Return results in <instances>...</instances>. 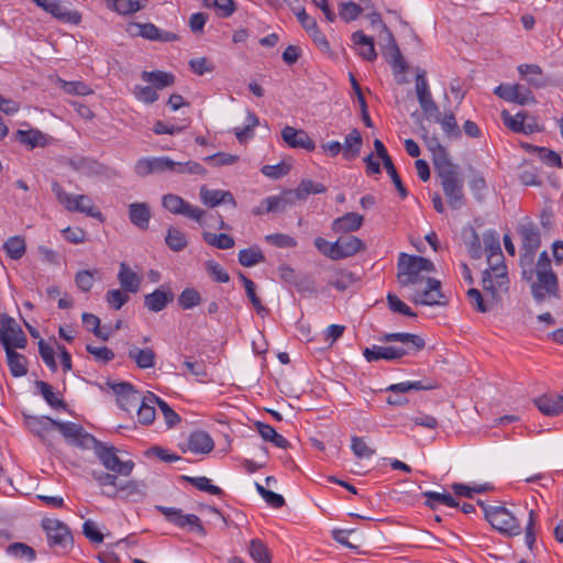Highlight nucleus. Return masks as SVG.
Listing matches in <instances>:
<instances>
[{"instance_id":"nucleus-1","label":"nucleus","mask_w":563,"mask_h":563,"mask_svg":"<svg viewBox=\"0 0 563 563\" xmlns=\"http://www.w3.org/2000/svg\"><path fill=\"white\" fill-rule=\"evenodd\" d=\"M397 268V279L401 286H416L410 297L412 302L423 306L446 305L448 301L442 300L444 295L441 291V282L422 275V273L434 272V264L430 260L400 253Z\"/></svg>"},{"instance_id":"nucleus-2","label":"nucleus","mask_w":563,"mask_h":563,"mask_svg":"<svg viewBox=\"0 0 563 563\" xmlns=\"http://www.w3.org/2000/svg\"><path fill=\"white\" fill-rule=\"evenodd\" d=\"M379 341L385 343L400 342L408 346L400 347L373 345L372 347H365L363 351V356L367 362H375L378 360H399L410 354L411 352H419L426 346V342L420 335L407 332L386 333L379 338Z\"/></svg>"},{"instance_id":"nucleus-3","label":"nucleus","mask_w":563,"mask_h":563,"mask_svg":"<svg viewBox=\"0 0 563 563\" xmlns=\"http://www.w3.org/2000/svg\"><path fill=\"white\" fill-rule=\"evenodd\" d=\"M531 294L537 302L547 298H559V280L552 269L551 260L543 251L536 265V280L530 285Z\"/></svg>"},{"instance_id":"nucleus-4","label":"nucleus","mask_w":563,"mask_h":563,"mask_svg":"<svg viewBox=\"0 0 563 563\" xmlns=\"http://www.w3.org/2000/svg\"><path fill=\"white\" fill-rule=\"evenodd\" d=\"M51 187L57 201L68 211L85 213L101 222L103 221L102 213L93 206L92 200L88 196L68 194L57 181H53Z\"/></svg>"},{"instance_id":"nucleus-5","label":"nucleus","mask_w":563,"mask_h":563,"mask_svg":"<svg viewBox=\"0 0 563 563\" xmlns=\"http://www.w3.org/2000/svg\"><path fill=\"white\" fill-rule=\"evenodd\" d=\"M485 252L489 269L495 274L496 284L501 287L507 282L506 266L503 264L504 256L500 249L499 235L494 230H488L483 235Z\"/></svg>"},{"instance_id":"nucleus-6","label":"nucleus","mask_w":563,"mask_h":563,"mask_svg":"<svg viewBox=\"0 0 563 563\" xmlns=\"http://www.w3.org/2000/svg\"><path fill=\"white\" fill-rule=\"evenodd\" d=\"M478 505L483 508L485 519L490 523V526L509 536H518L520 534V525L517 518L510 514L503 506H486L483 501H478Z\"/></svg>"},{"instance_id":"nucleus-7","label":"nucleus","mask_w":563,"mask_h":563,"mask_svg":"<svg viewBox=\"0 0 563 563\" xmlns=\"http://www.w3.org/2000/svg\"><path fill=\"white\" fill-rule=\"evenodd\" d=\"M91 450L108 471L121 476H129L132 473L134 462L132 460L121 461L113 445L97 440Z\"/></svg>"},{"instance_id":"nucleus-8","label":"nucleus","mask_w":563,"mask_h":563,"mask_svg":"<svg viewBox=\"0 0 563 563\" xmlns=\"http://www.w3.org/2000/svg\"><path fill=\"white\" fill-rule=\"evenodd\" d=\"M369 18H371V23L379 24L385 34L386 45L384 46V49H385V54L388 58V63L391 65L393 69L396 73H400V74L406 73L408 69V64L406 63L391 31L383 22L379 13H373V14H371Z\"/></svg>"},{"instance_id":"nucleus-9","label":"nucleus","mask_w":563,"mask_h":563,"mask_svg":"<svg viewBox=\"0 0 563 563\" xmlns=\"http://www.w3.org/2000/svg\"><path fill=\"white\" fill-rule=\"evenodd\" d=\"M0 343L4 350L24 349L27 343L22 328L7 313L0 314Z\"/></svg>"},{"instance_id":"nucleus-10","label":"nucleus","mask_w":563,"mask_h":563,"mask_svg":"<svg viewBox=\"0 0 563 563\" xmlns=\"http://www.w3.org/2000/svg\"><path fill=\"white\" fill-rule=\"evenodd\" d=\"M56 429L60 432L69 445L81 450H91L98 440L92 434L87 432L81 424L71 421L57 420Z\"/></svg>"},{"instance_id":"nucleus-11","label":"nucleus","mask_w":563,"mask_h":563,"mask_svg":"<svg viewBox=\"0 0 563 563\" xmlns=\"http://www.w3.org/2000/svg\"><path fill=\"white\" fill-rule=\"evenodd\" d=\"M156 509L165 516L166 520L178 528L188 529L201 537L207 534L200 518L197 515H185L181 509L174 507L156 506Z\"/></svg>"},{"instance_id":"nucleus-12","label":"nucleus","mask_w":563,"mask_h":563,"mask_svg":"<svg viewBox=\"0 0 563 563\" xmlns=\"http://www.w3.org/2000/svg\"><path fill=\"white\" fill-rule=\"evenodd\" d=\"M41 527L51 548L67 549L73 544V534L66 523L58 519L44 518Z\"/></svg>"},{"instance_id":"nucleus-13","label":"nucleus","mask_w":563,"mask_h":563,"mask_svg":"<svg viewBox=\"0 0 563 563\" xmlns=\"http://www.w3.org/2000/svg\"><path fill=\"white\" fill-rule=\"evenodd\" d=\"M162 206L173 214H180L202 224L206 211L192 206L176 194H166L162 197Z\"/></svg>"},{"instance_id":"nucleus-14","label":"nucleus","mask_w":563,"mask_h":563,"mask_svg":"<svg viewBox=\"0 0 563 563\" xmlns=\"http://www.w3.org/2000/svg\"><path fill=\"white\" fill-rule=\"evenodd\" d=\"M106 386L115 394L117 402L123 410L131 412L140 405V393L131 383L107 380Z\"/></svg>"},{"instance_id":"nucleus-15","label":"nucleus","mask_w":563,"mask_h":563,"mask_svg":"<svg viewBox=\"0 0 563 563\" xmlns=\"http://www.w3.org/2000/svg\"><path fill=\"white\" fill-rule=\"evenodd\" d=\"M32 2L62 22L74 25L81 22V14L78 11L69 10L59 0H32Z\"/></svg>"},{"instance_id":"nucleus-16","label":"nucleus","mask_w":563,"mask_h":563,"mask_svg":"<svg viewBox=\"0 0 563 563\" xmlns=\"http://www.w3.org/2000/svg\"><path fill=\"white\" fill-rule=\"evenodd\" d=\"M174 167L175 161L170 159L167 156L142 157L139 161H136L134 165V172L140 177H146L153 173H174Z\"/></svg>"},{"instance_id":"nucleus-17","label":"nucleus","mask_w":563,"mask_h":563,"mask_svg":"<svg viewBox=\"0 0 563 563\" xmlns=\"http://www.w3.org/2000/svg\"><path fill=\"white\" fill-rule=\"evenodd\" d=\"M144 484L137 481H120L117 489L104 492L103 494L109 498H122L137 501L144 496Z\"/></svg>"},{"instance_id":"nucleus-18","label":"nucleus","mask_w":563,"mask_h":563,"mask_svg":"<svg viewBox=\"0 0 563 563\" xmlns=\"http://www.w3.org/2000/svg\"><path fill=\"white\" fill-rule=\"evenodd\" d=\"M201 202L208 208H214L221 203H230L236 206L235 199L231 191L220 189H209L202 186L199 191Z\"/></svg>"},{"instance_id":"nucleus-19","label":"nucleus","mask_w":563,"mask_h":563,"mask_svg":"<svg viewBox=\"0 0 563 563\" xmlns=\"http://www.w3.org/2000/svg\"><path fill=\"white\" fill-rule=\"evenodd\" d=\"M174 300V294L169 287L161 286L153 292L144 296V306L152 312H159Z\"/></svg>"},{"instance_id":"nucleus-20","label":"nucleus","mask_w":563,"mask_h":563,"mask_svg":"<svg viewBox=\"0 0 563 563\" xmlns=\"http://www.w3.org/2000/svg\"><path fill=\"white\" fill-rule=\"evenodd\" d=\"M282 137L292 148L314 150V143L303 130H297L292 126H285L282 130Z\"/></svg>"},{"instance_id":"nucleus-21","label":"nucleus","mask_w":563,"mask_h":563,"mask_svg":"<svg viewBox=\"0 0 563 563\" xmlns=\"http://www.w3.org/2000/svg\"><path fill=\"white\" fill-rule=\"evenodd\" d=\"M131 26L137 29L136 35L150 41L174 42L178 38L175 33L161 30L153 23H133Z\"/></svg>"},{"instance_id":"nucleus-22","label":"nucleus","mask_w":563,"mask_h":563,"mask_svg":"<svg viewBox=\"0 0 563 563\" xmlns=\"http://www.w3.org/2000/svg\"><path fill=\"white\" fill-rule=\"evenodd\" d=\"M27 429L42 441H45L46 433L56 429L57 420L48 416H24Z\"/></svg>"},{"instance_id":"nucleus-23","label":"nucleus","mask_w":563,"mask_h":563,"mask_svg":"<svg viewBox=\"0 0 563 563\" xmlns=\"http://www.w3.org/2000/svg\"><path fill=\"white\" fill-rule=\"evenodd\" d=\"M433 165L441 185L462 179L459 174V166L452 163L448 154L433 159Z\"/></svg>"},{"instance_id":"nucleus-24","label":"nucleus","mask_w":563,"mask_h":563,"mask_svg":"<svg viewBox=\"0 0 563 563\" xmlns=\"http://www.w3.org/2000/svg\"><path fill=\"white\" fill-rule=\"evenodd\" d=\"M188 450L196 454H207L214 448L213 439L210 434L202 430L194 431L187 440Z\"/></svg>"},{"instance_id":"nucleus-25","label":"nucleus","mask_w":563,"mask_h":563,"mask_svg":"<svg viewBox=\"0 0 563 563\" xmlns=\"http://www.w3.org/2000/svg\"><path fill=\"white\" fill-rule=\"evenodd\" d=\"M494 93L500 99L523 106L528 102V95L518 84H500L494 89Z\"/></svg>"},{"instance_id":"nucleus-26","label":"nucleus","mask_w":563,"mask_h":563,"mask_svg":"<svg viewBox=\"0 0 563 563\" xmlns=\"http://www.w3.org/2000/svg\"><path fill=\"white\" fill-rule=\"evenodd\" d=\"M441 186L448 199V203L453 210H459L465 205L463 179L443 183Z\"/></svg>"},{"instance_id":"nucleus-27","label":"nucleus","mask_w":563,"mask_h":563,"mask_svg":"<svg viewBox=\"0 0 563 563\" xmlns=\"http://www.w3.org/2000/svg\"><path fill=\"white\" fill-rule=\"evenodd\" d=\"M353 44L358 48V55L367 60L374 62L377 58L374 38L367 36L363 31H356L351 36Z\"/></svg>"},{"instance_id":"nucleus-28","label":"nucleus","mask_w":563,"mask_h":563,"mask_svg":"<svg viewBox=\"0 0 563 563\" xmlns=\"http://www.w3.org/2000/svg\"><path fill=\"white\" fill-rule=\"evenodd\" d=\"M334 246L335 260L353 256L365 247L363 241L354 235L340 238L334 242Z\"/></svg>"},{"instance_id":"nucleus-29","label":"nucleus","mask_w":563,"mask_h":563,"mask_svg":"<svg viewBox=\"0 0 563 563\" xmlns=\"http://www.w3.org/2000/svg\"><path fill=\"white\" fill-rule=\"evenodd\" d=\"M152 213L146 202H133L129 206V219L140 230H147Z\"/></svg>"},{"instance_id":"nucleus-30","label":"nucleus","mask_w":563,"mask_h":563,"mask_svg":"<svg viewBox=\"0 0 563 563\" xmlns=\"http://www.w3.org/2000/svg\"><path fill=\"white\" fill-rule=\"evenodd\" d=\"M364 221V217L356 212H347L332 222L334 232L347 233L357 231Z\"/></svg>"},{"instance_id":"nucleus-31","label":"nucleus","mask_w":563,"mask_h":563,"mask_svg":"<svg viewBox=\"0 0 563 563\" xmlns=\"http://www.w3.org/2000/svg\"><path fill=\"white\" fill-rule=\"evenodd\" d=\"M118 280L121 288L126 292L135 294L140 289L141 277L126 263L120 264Z\"/></svg>"},{"instance_id":"nucleus-32","label":"nucleus","mask_w":563,"mask_h":563,"mask_svg":"<svg viewBox=\"0 0 563 563\" xmlns=\"http://www.w3.org/2000/svg\"><path fill=\"white\" fill-rule=\"evenodd\" d=\"M141 78L143 81L151 84L155 90H161L175 84V75L163 70H144L141 74Z\"/></svg>"},{"instance_id":"nucleus-33","label":"nucleus","mask_w":563,"mask_h":563,"mask_svg":"<svg viewBox=\"0 0 563 563\" xmlns=\"http://www.w3.org/2000/svg\"><path fill=\"white\" fill-rule=\"evenodd\" d=\"M539 411L545 416H559L563 412V396H543L534 399Z\"/></svg>"},{"instance_id":"nucleus-34","label":"nucleus","mask_w":563,"mask_h":563,"mask_svg":"<svg viewBox=\"0 0 563 563\" xmlns=\"http://www.w3.org/2000/svg\"><path fill=\"white\" fill-rule=\"evenodd\" d=\"M128 355L135 362L139 368L146 369L155 365L156 354L151 347L140 349L131 345Z\"/></svg>"},{"instance_id":"nucleus-35","label":"nucleus","mask_w":563,"mask_h":563,"mask_svg":"<svg viewBox=\"0 0 563 563\" xmlns=\"http://www.w3.org/2000/svg\"><path fill=\"white\" fill-rule=\"evenodd\" d=\"M439 385L435 380L427 378L422 380L415 382H402L398 384H393L386 388L387 391L391 393H407L410 390H432L438 388Z\"/></svg>"},{"instance_id":"nucleus-36","label":"nucleus","mask_w":563,"mask_h":563,"mask_svg":"<svg viewBox=\"0 0 563 563\" xmlns=\"http://www.w3.org/2000/svg\"><path fill=\"white\" fill-rule=\"evenodd\" d=\"M296 202L292 190H285L279 196H269L262 201L265 205V210L269 212H283L287 206Z\"/></svg>"},{"instance_id":"nucleus-37","label":"nucleus","mask_w":563,"mask_h":563,"mask_svg":"<svg viewBox=\"0 0 563 563\" xmlns=\"http://www.w3.org/2000/svg\"><path fill=\"white\" fill-rule=\"evenodd\" d=\"M8 366L10 373L14 377H22L27 373V360L23 354H20L15 349L5 350Z\"/></svg>"},{"instance_id":"nucleus-38","label":"nucleus","mask_w":563,"mask_h":563,"mask_svg":"<svg viewBox=\"0 0 563 563\" xmlns=\"http://www.w3.org/2000/svg\"><path fill=\"white\" fill-rule=\"evenodd\" d=\"M362 135L357 129H353L344 140L343 146V157L347 161L354 159L361 151L362 147Z\"/></svg>"},{"instance_id":"nucleus-39","label":"nucleus","mask_w":563,"mask_h":563,"mask_svg":"<svg viewBox=\"0 0 563 563\" xmlns=\"http://www.w3.org/2000/svg\"><path fill=\"white\" fill-rule=\"evenodd\" d=\"M422 496L426 498L424 505L433 510H435L439 505H445L452 508L459 507V503L446 493L427 490L422 493Z\"/></svg>"},{"instance_id":"nucleus-40","label":"nucleus","mask_w":563,"mask_h":563,"mask_svg":"<svg viewBox=\"0 0 563 563\" xmlns=\"http://www.w3.org/2000/svg\"><path fill=\"white\" fill-rule=\"evenodd\" d=\"M530 155L549 167H562L561 156L552 150L530 145Z\"/></svg>"},{"instance_id":"nucleus-41","label":"nucleus","mask_w":563,"mask_h":563,"mask_svg":"<svg viewBox=\"0 0 563 563\" xmlns=\"http://www.w3.org/2000/svg\"><path fill=\"white\" fill-rule=\"evenodd\" d=\"M327 187L320 183H314L311 179H302L297 188L292 190L295 200H305L311 194H323Z\"/></svg>"},{"instance_id":"nucleus-42","label":"nucleus","mask_w":563,"mask_h":563,"mask_svg":"<svg viewBox=\"0 0 563 563\" xmlns=\"http://www.w3.org/2000/svg\"><path fill=\"white\" fill-rule=\"evenodd\" d=\"M465 244L472 258L478 260L483 255L481 239L473 227L463 230Z\"/></svg>"},{"instance_id":"nucleus-43","label":"nucleus","mask_w":563,"mask_h":563,"mask_svg":"<svg viewBox=\"0 0 563 563\" xmlns=\"http://www.w3.org/2000/svg\"><path fill=\"white\" fill-rule=\"evenodd\" d=\"M35 386L52 408L67 410V404L62 398L55 396L53 387L48 383L36 380Z\"/></svg>"},{"instance_id":"nucleus-44","label":"nucleus","mask_w":563,"mask_h":563,"mask_svg":"<svg viewBox=\"0 0 563 563\" xmlns=\"http://www.w3.org/2000/svg\"><path fill=\"white\" fill-rule=\"evenodd\" d=\"M247 552L256 563H271L272 561L268 547L260 539L250 541Z\"/></svg>"},{"instance_id":"nucleus-45","label":"nucleus","mask_w":563,"mask_h":563,"mask_svg":"<svg viewBox=\"0 0 563 563\" xmlns=\"http://www.w3.org/2000/svg\"><path fill=\"white\" fill-rule=\"evenodd\" d=\"M181 479L191 484L194 487H196L197 489H199L201 492H206V493H209V494L216 495V496L224 495V492L220 487L211 484V481L206 476L191 477V476L183 475Z\"/></svg>"},{"instance_id":"nucleus-46","label":"nucleus","mask_w":563,"mask_h":563,"mask_svg":"<svg viewBox=\"0 0 563 563\" xmlns=\"http://www.w3.org/2000/svg\"><path fill=\"white\" fill-rule=\"evenodd\" d=\"M165 243L174 252H180L188 245L185 233L174 227H169L167 229Z\"/></svg>"},{"instance_id":"nucleus-47","label":"nucleus","mask_w":563,"mask_h":563,"mask_svg":"<svg viewBox=\"0 0 563 563\" xmlns=\"http://www.w3.org/2000/svg\"><path fill=\"white\" fill-rule=\"evenodd\" d=\"M15 139L24 144V145H29L31 148H34L38 145L43 146L45 145V135L38 131V130H27V131H24V130H18L15 132Z\"/></svg>"},{"instance_id":"nucleus-48","label":"nucleus","mask_w":563,"mask_h":563,"mask_svg":"<svg viewBox=\"0 0 563 563\" xmlns=\"http://www.w3.org/2000/svg\"><path fill=\"white\" fill-rule=\"evenodd\" d=\"M500 115L505 126L508 128L510 131L515 133H526L525 112H517L515 115H512L508 110H503Z\"/></svg>"},{"instance_id":"nucleus-49","label":"nucleus","mask_w":563,"mask_h":563,"mask_svg":"<svg viewBox=\"0 0 563 563\" xmlns=\"http://www.w3.org/2000/svg\"><path fill=\"white\" fill-rule=\"evenodd\" d=\"M3 249L5 250L8 256L11 260L16 261L20 260L25 254L26 245L24 239L22 236L16 235L9 238L4 242Z\"/></svg>"},{"instance_id":"nucleus-50","label":"nucleus","mask_w":563,"mask_h":563,"mask_svg":"<svg viewBox=\"0 0 563 563\" xmlns=\"http://www.w3.org/2000/svg\"><path fill=\"white\" fill-rule=\"evenodd\" d=\"M466 295L473 308L478 312H488L494 307L495 301L489 298L484 299L482 292L476 288L468 289Z\"/></svg>"},{"instance_id":"nucleus-51","label":"nucleus","mask_w":563,"mask_h":563,"mask_svg":"<svg viewBox=\"0 0 563 563\" xmlns=\"http://www.w3.org/2000/svg\"><path fill=\"white\" fill-rule=\"evenodd\" d=\"M202 238L209 245L219 250H229L234 246V239L225 233L216 234L211 232H203Z\"/></svg>"},{"instance_id":"nucleus-52","label":"nucleus","mask_w":563,"mask_h":563,"mask_svg":"<svg viewBox=\"0 0 563 563\" xmlns=\"http://www.w3.org/2000/svg\"><path fill=\"white\" fill-rule=\"evenodd\" d=\"M107 5L122 15L132 14L142 9L137 0H107Z\"/></svg>"},{"instance_id":"nucleus-53","label":"nucleus","mask_w":563,"mask_h":563,"mask_svg":"<svg viewBox=\"0 0 563 563\" xmlns=\"http://www.w3.org/2000/svg\"><path fill=\"white\" fill-rule=\"evenodd\" d=\"M264 261L265 256L257 247L243 249L239 252V263L244 267H252Z\"/></svg>"},{"instance_id":"nucleus-54","label":"nucleus","mask_w":563,"mask_h":563,"mask_svg":"<svg viewBox=\"0 0 563 563\" xmlns=\"http://www.w3.org/2000/svg\"><path fill=\"white\" fill-rule=\"evenodd\" d=\"M355 280L356 278L352 272L346 269H339L334 273L333 277L329 282V285L339 291H344L351 287Z\"/></svg>"},{"instance_id":"nucleus-55","label":"nucleus","mask_w":563,"mask_h":563,"mask_svg":"<svg viewBox=\"0 0 563 563\" xmlns=\"http://www.w3.org/2000/svg\"><path fill=\"white\" fill-rule=\"evenodd\" d=\"M200 302L201 295L197 289L192 287L185 288L178 296V305L184 310L192 309L200 305Z\"/></svg>"},{"instance_id":"nucleus-56","label":"nucleus","mask_w":563,"mask_h":563,"mask_svg":"<svg viewBox=\"0 0 563 563\" xmlns=\"http://www.w3.org/2000/svg\"><path fill=\"white\" fill-rule=\"evenodd\" d=\"M240 279L243 283L246 296L250 299L253 307L255 308L256 312L258 314L266 312L267 309L262 305L261 299L257 297V295L255 292L256 285L254 284V282L251 280L249 277H246L242 273H240Z\"/></svg>"},{"instance_id":"nucleus-57","label":"nucleus","mask_w":563,"mask_h":563,"mask_svg":"<svg viewBox=\"0 0 563 563\" xmlns=\"http://www.w3.org/2000/svg\"><path fill=\"white\" fill-rule=\"evenodd\" d=\"M203 3L208 8H213L217 14L223 19L231 16L236 10L233 0H203Z\"/></svg>"},{"instance_id":"nucleus-58","label":"nucleus","mask_w":563,"mask_h":563,"mask_svg":"<svg viewBox=\"0 0 563 563\" xmlns=\"http://www.w3.org/2000/svg\"><path fill=\"white\" fill-rule=\"evenodd\" d=\"M99 274L98 269H82L76 273L75 284L79 290L88 292L93 287L95 277Z\"/></svg>"},{"instance_id":"nucleus-59","label":"nucleus","mask_w":563,"mask_h":563,"mask_svg":"<svg viewBox=\"0 0 563 563\" xmlns=\"http://www.w3.org/2000/svg\"><path fill=\"white\" fill-rule=\"evenodd\" d=\"M7 553L9 555L25 559L27 561H33L36 558L35 550L30 545L22 542H13L8 545Z\"/></svg>"},{"instance_id":"nucleus-60","label":"nucleus","mask_w":563,"mask_h":563,"mask_svg":"<svg viewBox=\"0 0 563 563\" xmlns=\"http://www.w3.org/2000/svg\"><path fill=\"white\" fill-rule=\"evenodd\" d=\"M351 450L358 459H369L375 454V449L368 446L364 438L356 435L351 438Z\"/></svg>"},{"instance_id":"nucleus-61","label":"nucleus","mask_w":563,"mask_h":563,"mask_svg":"<svg viewBox=\"0 0 563 563\" xmlns=\"http://www.w3.org/2000/svg\"><path fill=\"white\" fill-rule=\"evenodd\" d=\"M418 98L420 107L426 114L427 118H433L435 121H439L440 110L438 104L432 99L431 92L426 95H421Z\"/></svg>"},{"instance_id":"nucleus-62","label":"nucleus","mask_w":563,"mask_h":563,"mask_svg":"<svg viewBox=\"0 0 563 563\" xmlns=\"http://www.w3.org/2000/svg\"><path fill=\"white\" fill-rule=\"evenodd\" d=\"M438 122L441 124L442 130L446 136L452 139H457L461 136V131L456 123L454 113L450 112L446 113L443 118L439 117Z\"/></svg>"},{"instance_id":"nucleus-63","label":"nucleus","mask_w":563,"mask_h":563,"mask_svg":"<svg viewBox=\"0 0 563 563\" xmlns=\"http://www.w3.org/2000/svg\"><path fill=\"white\" fill-rule=\"evenodd\" d=\"M174 173L205 176L207 170L200 163L188 161L185 163L175 162Z\"/></svg>"},{"instance_id":"nucleus-64","label":"nucleus","mask_w":563,"mask_h":563,"mask_svg":"<svg viewBox=\"0 0 563 563\" xmlns=\"http://www.w3.org/2000/svg\"><path fill=\"white\" fill-rule=\"evenodd\" d=\"M362 12L363 9L360 4L353 1H347L341 4L339 15L343 21L349 23L356 20Z\"/></svg>"}]
</instances>
